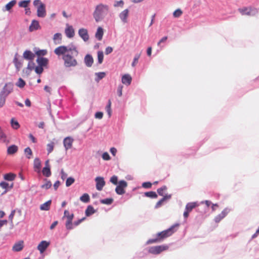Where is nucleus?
Masks as SVG:
<instances>
[{
  "label": "nucleus",
  "instance_id": "c85d7f7f",
  "mask_svg": "<svg viewBox=\"0 0 259 259\" xmlns=\"http://www.w3.org/2000/svg\"><path fill=\"white\" fill-rule=\"evenodd\" d=\"M37 62L40 66H46L48 62V60L45 58H38L37 59Z\"/></svg>",
  "mask_w": 259,
  "mask_h": 259
},
{
  "label": "nucleus",
  "instance_id": "0e129e2a",
  "mask_svg": "<svg viewBox=\"0 0 259 259\" xmlns=\"http://www.w3.org/2000/svg\"><path fill=\"white\" fill-rule=\"evenodd\" d=\"M99 79H101L105 76L104 72H99L96 74Z\"/></svg>",
  "mask_w": 259,
  "mask_h": 259
},
{
  "label": "nucleus",
  "instance_id": "f03ea898",
  "mask_svg": "<svg viewBox=\"0 0 259 259\" xmlns=\"http://www.w3.org/2000/svg\"><path fill=\"white\" fill-rule=\"evenodd\" d=\"M179 224H176L167 230H164L157 234L155 238L149 239L147 241L148 244L160 242L163 241L164 239L171 236L175 232H176L177 228L179 227Z\"/></svg>",
  "mask_w": 259,
  "mask_h": 259
},
{
  "label": "nucleus",
  "instance_id": "79ce46f5",
  "mask_svg": "<svg viewBox=\"0 0 259 259\" xmlns=\"http://www.w3.org/2000/svg\"><path fill=\"white\" fill-rule=\"evenodd\" d=\"M54 145L55 144L53 142H51V143L47 144V147L48 154H50L53 151L54 147Z\"/></svg>",
  "mask_w": 259,
  "mask_h": 259
},
{
  "label": "nucleus",
  "instance_id": "412c9836",
  "mask_svg": "<svg viewBox=\"0 0 259 259\" xmlns=\"http://www.w3.org/2000/svg\"><path fill=\"white\" fill-rule=\"evenodd\" d=\"M65 34H66L67 37L68 38H72L74 36V30L71 26H68L65 29Z\"/></svg>",
  "mask_w": 259,
  "mask_h": 259
},
{
  "label": "nucleus",
  "instance_id": "b1692460",
  "mask_svg": "<svg viewBox=\"0 0 259 259\" xmlns=\"http://www.w3.org/2000/svg\"><path fill=\"white\" fill-rule=\"evenodd\" d=\"M23 247V241H21L14 245L13 250L15 251H20L22 250Z\"/></svg>",
  "mask_w": 259,
  "mask_h": 259
},
{
  "label": "nucleus",
  "instance_id": "4c0bfd02",
  "mask_svg": "<svg viewBox=\"0 0 259 259\" xmlns=\"http://www.w3.org/2000/svg\"><path fill=\"white\" fill-rule=\"evenodd\" d=\"M24 153L28 159H30L32 155V152L29 147H27L24 149Z\"/></svg>",
  "mask_w": 259,
  "mask_h": 259
},
{
  "label": "nucleus",
  "instance_id": "20e7f679",
  "mask_svg": "<svg viewBox=\"0 0 259 259\" xmlns=\"http://www.w3.org/2000/svg\"><path fill=\"white\" fill-rule=\"evenodd\" d=\"M13 90V84L11 83L6 84L1 93L0 105L3 106L5 103V98Z\"/></svg>",
  "mask_w": 259,
  "mask_h": 259
},
{
  "label": "nucleus",
  "instance_id": "cd10ccee",
  "mask_svg": "<svg viewBox=\"0 0 259 259\" xmlns=\"http://www.w3.org/2000/svg\"><path fill=\"white\" fill-rule=\"evenodd\" d=\"M51 204V200H49L41 204L40 206V209L42 210H48L50 209Z\"/></svg>",
  "mask_w": 259,
  "mask_h": 259
},
{
  "label": "nucleus",
  "instance_id": "5701e85b",
  "mask_svg": "<svg viewBox=\"0 0 259 259\" xmlns=\"http://www.w3.org/2000/svg\"><path fill=\"white\" fill-rule=\"evenodd\" d=\"M93 62L94 60L92 56L90 55H87L85 56L84 62L88 67H91L92 65Z\"/></svg>",
  "mask_w": 259,
  "mask_h": 259
},
{
  "label": "nucleus",
  "instance_id": "2eb2a0df",
  "mask_svg": "<svg viewBox=\"0 0 259 259\" xmlns=\"http://www.w3.org/2000/svg\"><path fill=\"white\" fill-rule=\"evenodd\" d=\"M228 212L227 208L223 210L221 213L216 216L214 218V221L216 223L220 222L223 218H224Z\"/></svg>",
  "mask_w": 259,
  "mask_h": 259
},
{
  "label": "nucleus",
  "instance_id": "338daca9",
  "mask_svg": "<svg viewBox=\"0 0 259 259\" xmlns=\"http://www.w3.org/2000/svg\"><path fill=\"white\" fill-rule=\"evenodd\" d=\"M112 51H113L112 48L111 47H108L107 48H106L105 54L106 55H108V54H110Z\"/></svg>",
  "mask_w": 259,
  "mask_h": 259
},
{
  "label": "nucleus",
  "instance_id": "4468645a",
  "mask_svg": "<svg viewBox=\"0 0 259 259\" xmlns=\"http://www.w3.org/2000/svg\"><path fill=\"white\" fill-rule=\"evenodd\" d=\"M129 11L128 9H125L122 11L119 14V17L121 21L124 23H127V17L128 16Z\"/></svg>",
  "mask_w": 259,
  "mask_h": 259
},
{
  "label": "nucleus",
  "instance_id": "a878e982",
  "mask_svg": "<svg viewBox=\"0 0 259 259\" xmlns=\"http://www.w3.org/2000/svg\"><path fill=\"white\" fill-rule=\"evenodd\" d=\"M103 35V29L102 27H99L96 33L95 36L99 40H101L102 39Z\"/></svg>",
  "mask_w": 259,
  "mask_h": 259
},
{
  "label": "nucleus",
  "instance_id": "f257e3e1",
  "mask_svg": "<svg viewBox=\"0 0 259 259\" xmlns=\"http://www.w3.org/2000/svg\"><path fill=\"white\" fill-rule=\"evenodd\" d=\"M54 53L59 57L62 56L64 66L66 68L75 67L78 65L76 57L79 52L77 47L74 45L60 46L54 50Z\"/></svg>",
  "mask_w": 259,
  "mask_h": 259
},
{
  "label": "nucleus",
  "instance_id": "a211bd4d",
  "mask_svg": "<svg viewBox=\"0 0 259 259\" xmlns=\"http://www.w3.org/2000/svg\"><path fill=\"white\" fill-rule=\"evenodd\" d=\"M18 150V147L15 145H12L8 147L7 149V154L9 155H13L17 153Z\"/></svg>",
  "mask_w": 259,
  "mask_h": 259
},
{
  "label": "nucleus",
  "instance_id": "7ed1b4c3",
  "mask_svg": "<svg viewBox=\"0 0 259 259\" xmlns=\"http://www.w3.org/2000/svg\"><path fill=\"white\" fill-rule=\"evenodd\" d=\"M109 6L106 4H99L97 5L93 13L95 21L98 22L102 21L109 12Z\"/></svg>",
  "mask_w": 259,
  "mask_h": 259
},
{
  "label": "nucleus",
  "instance_id": "4d7b16f0",
  "mask_svg": "<svg viewBox=\"0 0 259 259\" xmlns=\"http://www.w3.org/2000/svg\"><path fill=\"white\" fill-rule=\"evenodd\" d=\"M124 5V2L122 0H120L119 1H116L115 2L114 6L115 7H123Z\"/></svg>",
  "mask_w": 259,
  "mask_h": 259
},
{
  "label": "nucleus",
  "instance_id": "bb28decb",
  "mask_svg": "<svg viewBox=\"0 0 259 259\" xmlns=\"http://www.w3.org/2000/svg\"><path fill=\"white\" fill-rule=\"evenodd\" d=\"M34 168L35 170L39 172L41 168V162L39 158H35L34 160Z\"/></svg>",
  "mask_w": 259,
  "mask_h": 259
},
{
  "label": "nucleus",
  "instance_id": "423d86ee",
  "mask_svg": "<svg viewBox=\"0 0 259 259\" xmlns=\"http://www.w3.org/2000/svg\"><path fill=\"white\" fill-rule=\"evenodd\" d=\"M168 248V246L166 245H158L150 247L148 251L152 254H158L163 251L167 250Z\"/></svg>",
  "mask_w": 259,
  "mask_h": 259
},
{
  "label": "nucleus",
  "instance_id": "0eeeda50",
  "mask_svg": "<svg viewBox=\"0 0 259 259\" xmlns=\"http://www.w3.org/2000/svg\"><path fill=\"white\" fill-rule=\"evenodd\" d=\"M127 187V183L124 180H121L115 188V192L118 195H123L125 193V189Z\"/></svg>",
  "mask_w": 259,
  "mask_h": 259
},
{
  "label": "nucleus",
  "instance_id": "bf43d9fd",
  "mask_svg": "<svg viewBox=\"0 0 259 259\" xmlns=\"http://www.w3.org/2000/svg\"><path fill=\"white\" fill-rule=\"evenodd\" d=\"M85 218H83L81 219H79L76 221H75L73 223V226H77L78 225H79L83 221H84L85 220Z\"/></svg>",
  "mask_w": 259,
  "mask_h": 259
},
{
  "label": "nucleus",
  "instance_id": "3c124183",
  "mask_svg": "<svg viewBox=\"0 0 259 259\" xmlns=\"http://www.w3.org/2000/svg\"><path fill=\"white\" fill-rule=\"evenodd\" d=\"M110 182L114 185L118 184V177L116 176H113L110 179Z\"/></svg>",
  "mask_w": 259,
  "mask_h": 259
},
{
  "label": "nucleus",
  "instance_id": "4be33fe9",
  "mask_svg": "<svg viewBox=\"0 0 259 259\" xmlns=\"http://www.w3.org/2000/svg\"><path fill=\"white\" fill-rule=\"evenodd\" d=\"M171 197V195H165L162 199L159 200L156 204V208H158L161 206L163 203L166 200L169 199Z\"/></svg>",
  "mask_w": 259,
  "mask_h": 259
},
{
  "label": "nucleus",
  "instance_id": "9b49d317",
  "mask_svg": "<svg viewBox=\"0 0 259 259\" xmlns=\"http://www.w3.org/2000/svg\"><path fill=\"white\" fill-rule=\"evenodd\" d=\"M78 34L84 41H88L89 39L88 30L85 28H81L79 29Z\"/></svg>",
  "mask_w": 259,
  "mask_h": 259
},
{
  "label": "nucleus",
  "instance_id": "7c9ffc66",
  "mask_svg": "<svg viewBox=\"0 0 259 259\" xmlns=\"http://www.w3.org/2000/svg\"><path fill=\"white\" fill-rule=\"evenodd\" d=\"M196 206L197 204L196 202H190L187 204L185 209L190 212Z\"/></svg>",
  "mask_w": 259,
  "mask_h": 259
},
{
  "label": "nucleus",
  "instance_id": "e2e57ef3",
  "mask_svg": "<svg viewBox=\"0 0 259 259\" xmlns=\"http://www.w3.org/2000/svg\"><path fill=\"white\" fill-rule=\"evenodd\" d=\"M0 186L3 189H6L8 187L9 184L5 182H2L0 183Z\"/></svg>",
  "mask_w": 259,
  "mask_h": 259
},
{
  "label": "nucleus",
  "instance_id": "a19ab883",
  "mask_svg": "<svg viewBox=\"0 0 259 259\" xmlns=\"http://www.w3.org/2000/svg\"><path fill=\"white\" fill-rule=\"evenodd\" d=\"M30 0L22 1L19 3V6L22 8H27L28 4L30 3Z\"/></svg>",
  "mask_w": 259,
  "mask_h": 259
},
{
  "label": "nucleus",
  "instance_id": "8fccbe9b",
  "mask_svg": "<svg viewBox=\"0 0 259 259\" xmlns=\"http://www.w3.org/2000/svg\"><path fill=\"white\" fill-rule=\"evenodd\" d=\"M166 189H167V187L165 186H164L158 189L157 192L159 195L164 196L163 192L164 191H165Z\"/></svg>",
  "mask_w": 259,
  "mask_h": 259
},
{
  "label": "nucleus",
  "instance_id": "f8f14e48",
  "mask_svg": "<svg viewBox=\"0 0 259 259\" xmlns=\"http://www.w3.org/2000/svg\"><path fill=\"white\" fill-rule=\"evenodd\" d=\"M73 142V139L70 137H67L64 139L63 144L66 150L72 147Z\"/></svg>",
  "mask_w": 259,
  "mask_h": 259
},
{
  "label": "nucleus",
  "instance_id": "864d4df0",
  "mask_svg": "<svg viewBox=\"0 0 259 259\" xmlns=\"http://www.w3.org/2000/svg\"><path fill=\"white\" fill-rule=\"evenodd\" d=\"M35 53L38 56H43L47 54V51L46 50H41L37 51Z\"/></svg>",
  "mask_w": 259,
  "mask_h": 259
},
{
  "label": "nucleus",
  "instance_id": "5fc2aeb1",
  "mask_svg": "<svg viewBox=\"0 0 259 259\" xmlns=\"http://www.w3.org/2000/svg\"><path fill=\"white\" fill-rule=\"evenodd\" d=\"M140 57V54H137L135 56L133 62L132 64L133 67L135 66L138 63V60H139Z\"/></svg>",
  "mask_w": 259,
  "mask_h": 259
},
{
  "label": "nucleus",
  "instance_id": "ddd939ff",
  "mask_svg": "<svg viewBox=\"0 0 259 259\" xmlns=\"http://www.w3.org/2000/svg\"><path fill=\"white\" fill-rule=\"evenodd\" d=\"M74 218V214L71 213V217H68L66 219L65 227L67 230H70L73 229L72 220Z\"/></svg>",
  "mask_w": 259,
  "mask_h": 259
},
{
  "label": "nucleus",
  "instance_id": "ea45409f",
  "mask_svg": "<svg viewBox=\"0 0 259 259\" xmlns=\"http://www.w3.org/2000/svg\"><path fill=\"white\" fill-rule=\"evenodd\" d=\"M111 100H109L108 102V104L107 105L106 107V111L109 115V117L111 116V113H112V110H111Z\"/></svg>",
  "mask_w": 259,
  "mask_h": 259
},
{
  "label": "nucleus",
  "instance_id": "6e6552de",
  "mask_svg": "<svg viewBox=\"0 0 259 259\" xmlns=\"http://www.w3.org/2000/svg\"><path fill=\"white\" fill-rule=\"evenodd\" d=\"M239 12L242 15H248L250 16L252 15L253 14L252 13V12L253 11H255V13H257V10L256 9H252L251 8H247V7H244L243 8H240L238 9Z\"/></svg>",
  "mask_w": 259,
  "mask_h": 259
},
{
  "label": "nucleus",
  "instance_id": "2f4dec72",
  "mask_svg": "<svg viewBox=\"0 0 259 259\" xmlns=\"http://www.w3.org/2000/svg\"><path fill=\"white\" fill-rule=\"evenodd\" d=\"M7 141V136L0 127V143H5Z\"/></svg>",
  "mask_w": 259,
  "mask_h": 259
},
{
  "label": "nucleus",
  "instance_id": "69168bd1",
  "mask_svg": "<svg viewBox=\"0 0 259 259\" xmlns=\"http://www.w3.org/2000/svg\"><path fill=\"white\" fill-rule=\"evenodd\" d=\"M103 116V114L101 112H96L95 114V117L96 118L101 119V118H102Z\"/></svg>",
  "mask_w": 259,
  "mask_h": 259
},
{
  "label": "nucleus",
  "instance_id": "f3484780",
  "mask_svg": "<svg viewBox=\"0 0 259 259\" xmlns=\"http://www.w3.org/2000/svg\"><path fill=\"white\" fill-rule=\"evenodd\" d=\"M13 63H14L17 71H19L20 69L22 67V62L18 59L17 54H16V55L14 57Z\"/></svg>",
  "mask_w": 259,
  "mask_h": 259
},
{
  "label": "nucleus",
  "instance_id": "c756f323",
  "mask_svg": "<svg viewBox=\"0 0 259 259\" xmlns=\"http://www.w3.org/2000/svg\"><path fill=\"white\" fill-rule=\"evenodd\" d=\"M85 215L87 217L90 216L95 212L94 207L91 205H89L85 210Z\"/></svg>",
  "mask_w": 259,
  "mask_h": 259
},
{
  "label": "nucleus",
  "instance_id": "9d476101",
  "mask_svg": "<svg viewBox=\"0 0 259 259\" xmlns=\"http://www.w3.org/2000/svg\"><path fill=\"white\" fill-rule=\"evenodd\" d=\"M96 182V189L98 191H101L105 185V182L103 177H98L95 179Z\"/></svg>",
  "mask_w": 259,
  "mask_h": 259
},
{
  "label": "nucleus",
  "instance_id": "de8ad7c7",
  "mask_svg": "<svg viewBox=\"0 0 259 259\" xmlns=\"http://www.w3.org/2000/svg\"><path fill=\"white\" fill-rule=\"evenodd\" d=\"M51 186L52 183L51 181L46 180V183L42 185H41V187L42 189H48L51 187Z\"/></svg>",
  "mask_w": 259,
  "mask_h": 259
},
{
  "label": "nucleus",
  "instance_id": "a18cd8bd",
  "mask_svg": "<svg viewBox=\"0 0 259 259\" xmlns=\"http://www.w3.org/2000/svg\"><path fill=\"white\" fill-rule=\"evenodd\" d=\"M182 11L181 9H178L174 12L173 16L175 18H179L182 15Z\"/></svg>",
  "mask_w": 259,
  "mask_h": 259
},
{
  "label": "nucleus",
  "instance_id": "473e14b6",
  "mask_svg": "<svg viewBox=\"0 0 259 259\" xmlns=\"http://www.w3.org/2000/svg\"><path fill=\"white\" fill-rule=\"evenodd\" d=\"M16 3L17 2L16 0H12L8 3L5 6L6 10L10 11L16 4Z\"/></svg>",
  "mask_w": 259,
  "mask_h": 259
},
{
  "label": "nucleus",
  "instance_id": "dca6fc26",
  "mask_svg": "<svg viewBox=\"0 0 259 259\" xmlns=\"http://www.w3.org/2000/svg\"><path fill=\"white\" fill-rule=\"evenodd\" d=\"M132 80V77L128 74L123 75L121 78L122 83L127 85H129L131 83Z\"/></svg>",
  "mask_w": 259,
  "mask_h": 259
},
{
  "label": "nucleus",
  "instance_id": "603ef678",
  "mask_svg": "<svg viewBox=\"0 0 259 259\" xmlns=\"http://www.w3.org/2000/svg\"><path fill=\"white\" fill-rule=\"evenodd\" d=\"M35 68V63L32 62V60H30L28 64L27 69L29 70H32L33 69H34Z\"/></svg>",
  "mask_w": 259,
  "mask_h": 259
},
{
  "label": "nucleus",
  "instance_id": "09e8293b",
  "mask_svg": "<svg viewBox=\"0 0 259 259\" xmlns=\"http://www.w3.org/2000/svg\"><path fill=\"white\" fill-rule=\"evenodd\" d=\"M74 179L72 177L67 178L66 181V187H69L71 186L74 182Z\"/></svg>",
  "mask_w": 259,
  "mask_h": 259
},
{
  "label": "nucleus",
  "instance_id": "c9c22d12",
  "mask_svg": "<svg viewBox=\"0 0 259 259\" xmlns=\"http://www.w3.org/2000/svg\"><path fill=\"white\" fill-rule=\"evenodd\" d=\"M80 200L83 202L88 203L90 200V196L88 194L84 193L80 197Z\"/></svg>",
  "mask_w": 259,
  "mask_h": 259
},
{
  "label": "nucleus",
  "instance_id": "37998d69",
  "mask_svg": "<svg viewBox=\"0 0 259 259\" xmlns=\"http://www.w3.org/2000/svg\"><path fill=\"white\" fill-rule=\"evenodd\" d=\"M113 201V199L112 198H106L104 199H102L100 200V202L102 204L109 205L111 204Z\"/></svg>",
  "mask_w": 259,
  "mask_h": 259
},
{
  "label": "nucleus",
  "instance_id": "774afa93",
  "mask_svg": "<svg viewBox=\"0 0 259 259\" xmlns=\"http://www.w3.org/2000/svg\"><path fill=\"white\" fill-rule=\"evenodd\" d=\"M71 217V213L70 214L68 210H65L64 212V218H66V219L68 218V217Z\"/></svg>",
  "mask_w": 259,
  "mask_h": 259
},
{
  "label": "nucleus",
  "instance_id": "72a5a7b5",
  "mask_svg": "<svg viewBox=\"0 0 259 259\" xmlns=\"http://www.w3.org/2000/svg\"><path fill=\"white\" fill-rule=\"evenodd\" d=\"M11 125L12 128L15 130H17L20 127L19 122L13 118L11 120Z\"/></svg>",
  "mask_w": 259,
  "mask_h": 259
},
{
  "label": "nucleus",
  "instance_id": "c03bdc74",
  "mask_svg": "<svg viewBox=\"0 0 259 259\" xmlns=\"http://www.w3.org/2000/svg\"><path fill=\"white\" fill-rule=\"evenodd\" d=\"M104 58L103 53L102 51L98 52V61L99 64H101L103 62Z\"/></svg>",
  "mask_w": 259,
  "mask_h": 259
},
{
  "label": "nucleus",
  "instance_id": "39448f33",
  "mask_svg": "<svg viewBox=\"0 0 259 259\" xmlns=\"http://www.w3.org/2000/svg\"><path fill=\"white\" fill-rule=\"evenodd\" d=\"M33 5L37 8V15L39 17H45L46 15L45 5L40 0H35Z\"/></svg>",
  "mask_w": 259,
  "mask_h": 259
},
{
  "label": "nucleus",
  "instance_id": "58836bf2",
  "mask_svg": "<svg viewBox=\"0 0 259 259\" xmlns=\"http://www.w3.org/2000/svg\"><path fill=\"white\" fill-rule=\"evenodd\" d=\"M16 175L12 173L7 174L4 176V179L8 181H13Z\"/></svg>",
  "mask_w": 259,
  "mask_h": 259
},
{
  "label": "nucleus",
  "instance_id": "49530a36",
  "mask_svg": "<svg viewBox=\"0 0 259 259\" xmlns=\"http://www.w3.org/2000/svg\"><path fill=\"white\" fill-rule=\"evenodd\" d=\"M25 82L21 78H19L18 82L16 83V85L20 88H23L25 85Z\"/></svg>",
  "mask_w": 259,
  "mask_h": 259
},
{
  "label": "nucleus",
  "instance_id": "393cba45",
  "mask_svg": "<svg viewBox=\"0 0 259 259\" xmlns=\"http://www.w3.org/2000/svg\"><path fill=\"white\" fill-rule=\"evenodd\" d=\"M39 27V24L37 21L33 20L31 22V25L29 26V30L32 31L35 30H37Z\"/></svg>",
  "mask_w": 259,
  "mask_h": 259
},
{
  "label": "nucleus",
  "instance_id": "680f3d73",
  "mask_svg": "<svg viewBox=\"0 0 259 259\" xmlns=\"http://www.w3.org/2000/svg\"><path fill=\"white\" fill-rule=\"evenodd\" d=\"M123 87L121 85H120L117 88V94L118 96L121 97L122 95V91Z\"/></svg>",
  "mask_w": 259,
  "mask_h": 259
},
{
  "label": "nucleus",
  "instance_id": "f704fd0d",
  "mask_svg": "<svg viewBox=\"0 0 259 259\" xmlns=\"http://www.w3.org/2000/svg\"><path fill=\"white\" fill-rule=\"evenodd\" d=\"M42 174L47 177H49L51 175V171L50 167H45L42 170Z\"/></svg>",
  "mask_w": 259,
  "mask_h": 259
},
{
  "label": "nucleus",
  "instance_id": "13d9d810",
  "mask_svg": "<svg viewBox=\"0 0 259 259\" xmlns=\"http://www.w3.org/2000/svg\"><path fill=\"white\" fill-rule=\"evenodd\" d=\"M102 158L105 160H109L110 159V157L107 152H104L102 154Z\"/></svg>",
  "mask_w": 259,
  "mask_h": 259
},
{
  "label": "nucleus",
  "instance_id": "1a4fd4ad",
  "mask_svg": "<svg viewBox=\"0 0 259 259\" xmlns=\"http://www.w3.org/2000/svg\"><path fill=\"white\" fill-rule=\"evenodd\" d=\"M50 242L44 240L41 241L38 245L37 248L40 253H42L50 245Z\"/></svg>",
  "mask_w": 259,
  "mask_h": 259
},
{
  "label": "nucleus",
  "instance_id": "052dcab7",
  "mask_svg": "<svg viewBox=\"0 0 259 259\" xmlns=\"http://www.w3.org/2000/svg\"><path fill=\"white\" fill-rule=\"evenodd\" d=\"M152 186V184L150 182H144L142 184V187L145 188H150Z\"/></svg>",
  "mask_w": 259,
  "mask_h": 259
},
{
  "label": "nucleus",
  "instance_id": "6e6d98bb",
  "mask_svg": "<svg viewBox=\"0 0 259 259\" xmlns=\"http://www.w3.org/2000/svg\"><path fill=\"white\" fill-rule=\"evenodd\" d=\"M34 70L36 73L40 74L42 72L44 69L42 67L38 66L35 67Z\"/></svg>",
  "mask_w": 259,
  "mask_h": 259
},
{
  "label": "nucleus",
  "instance_id": "6ab92c4d",
  "mask_svg": "<svg viewBox=\"0 0 259 259\" xmlns=\"http://www.w3.org/2000/svg\"><path fill=\"white\" fill-rule=\"evenodd\" d=\"M62 36L60 33H55L53 36L54 43L55 45H59L62 42Z\"/></svg>",
  "mask_w": 259,
  "mask_h": 259
},
{
  "label": "nucleus",
  "instance_id": "e433bc0d",
  "mask_svg": "<svg viewBox=\"0 0 259 259\" xmlns=\"http://www.w3.org/2000/svg\"><path fill=\"white\" fill-rule=\"evenodd\" d=\"M145 196L148 197H150L151 198H156L157 197V195L155 192L154 191H150L145 192L144 194Z\"/></svg>",
  "mask_w": 259,
  "mask_h": 259
},
{
  "label": "nucleus",
  "instance_id": "aec40b11",
  "mask_svg": "<svg viewBox=\"0 0 259 259\" xmlns=\"http://www.w3.org/2000/svg\"><path fill=\"white\" fill-rule=\"evenodd\" d=\"M23 57L28 60H32L35 57V55L30 51H26L23 53Z\"/></svg>",
  "mask_w": 259,
  "mask_h": 259
}]
</instances>
